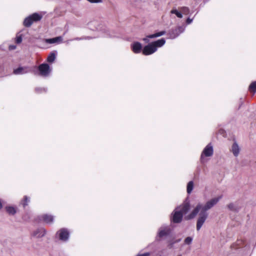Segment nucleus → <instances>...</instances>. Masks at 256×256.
<instances>
[{"label":"nucleus","mask_w":256,"mask_h":256,"mask_svg":"<svg viewBox=\"0 0 256 256\" xmlns=\"http://www.w3.org/2000/svg\"><path fill=\"white\" fill-rule=\"evenodd\" d=\"M185 30V26H179L174 29H172L168 32L169 38L171 39H174L178 37L181 33L183 32Z\"/></svg>","instance_id":"8"},{"label":"nucleus","mask_w":256,"mask_h":256,"mask_svg":"<svg viewBox=\"0 0 256 256\" xmlns=\"http://www.w3.org/2000/svg\"><path fill=\"white\" fill-rule=\"evenodd\" d=\"M42 18V16L40 14L34 13L24 19V24L26 27H29L34 22L40 20Z\"/></svg>","instance_id":"5"},{"label":"nucleus","mask_w":256,"mask_h":256,"mask_svg":"<svg viewBox=\"0 0 256 256\" xmlns=\"http://www.w3.org/2000/svg\"><path fill=\"white\" fill-rule=\"evenodd\" d=\"M165 43L166 40L164 38L152 42L144 48L142 54L146 56L152 54L157 50L158 48L162 46Z\"/></svg>","instance_id":"3"},{"label":"nucleus","mask_w":256,"mask_h":256,"mask_svg":"<svg viewBox=\"0 0 256 256\" xmlns=\"http://www.w3.org/2000/svg\"><path fill=\"white\" fill-rule=\"evenodd\" d=\"M194 188V182L192 181H190L188 182L187 185V192L190 194Z\"/></svg>","instance_id":"20"},{"label":"nucleus","mask_w":256,"mask_h":256,"mask_svg":"<svg viewBox=\"0 0 256 256\" xmlns=\"http://www.w3.org/2000/svg\"><path fill=\"white\" fill-rule=\"evenodd\" d=\"M180 240H177V242H180Z\"/></svg>","instance_id":"33"},{"label":"nucleus","mask_w":256,"mask_h":256,"mask_svg":"<svg viewBox=\"0 0 256 256\" xmlns=\"http://www.w3.org/2000/svg\"><path fill=\"white\" fill-rule=\"evenodd\" d=\"M22 41V38L20 36H17L16 40V42L17 44H20Z\"/></svg>","instance_id":"28"},{"label":"nucleus","mask_w":256,"mask_h":256,"mask_svg":"<svg viewBox=\"0 0 256 256\" xmlns=\"http://www.w3.org/2000/svg\"><path fill=\"white\" fill-rule=\"evenodd\" d=\"M214 150L211 144H208L202 150L200 156V160L202 163L206 162V157H210L213 155Z\"/></svg>","instance_id":"4"},{"label":"nucleus","mask_w":256,"mask_h":256,"mask_svg":"<svg viewBox=\"0 0 256 256\" xmlns=\"http://www.w3.org/2000/svg\"><path fill=\"white\" fill-rule=\"evenodd\" d=\"M192 238L190 236L187 237L184 240V242L186 244H190L192 243Z\"/></svg>","instance_id":"27"},{"label":"nucleus","mask_w":256,"mask_h":256,"mask_svg":"<svg viewBox=\"0 0 256 256\" xmlns=\"http://www.w3.org/2000/svg\"><path fill=\"white\" fill-rule=\"evenodd\" d=\"M36 92L38 94L46 92V88H36L35 89Z\"/></svg>","instance_id":"25"},{"label":"nucleus","mask_w":256,"mask_h":256,"mask_svg":"<svg viewBox=\"0 0 256 256\" xmlns=\"http://www.w3.org/2000/svg\"><path fill=\"white\" fill-rule=\"evenodd\" d=\"M6 212L10 214H14L16 212V210L14 207L8 206L6 208Z\"/></svg>","instance_id":"24"},{"label":"nucleus","mask_w":256,"mask_h":256,"mask_svg":"<svg viewBox=\"0 0 256 256\" xmlns=\"http://www.w3.org/2000/svg\"><path fill=\"white\" fill-rule=\"evenodd\" d=\"M31 69L28 66H19L14 70V74L16 75L24 74L30 72Z\"/></svg>","instance_id":"12"},{"label":"nucleus","mask_w":256,"mask_h":256,"mask_svg":"<svg viewBox=\"0 0 256 256\" xmlns=\"http://www.w3.org/2000/svg\"><path fill=\"white\" fill-rule=\"evenodd\" d=\"M164 34H165L164 31H162V32H156V33L152 34H150V35H148L146 38H144L143 40L145 42L148 43L149 42L148 38H153L159 37L162 36H163Z\"/></svg>","instance_id":"15"},{"label":"nucleus","mask_w":256,"mask_h":256,"mask_svg":"<svg viewBox=\"0 0 256 256\" xmlns=\"http://www.w3.org/2000/svg\"><path fill=\"white\" fill-rule=\"evenodd\" d=\"M131 48L134 53L138 54L142 50V45L139 42H134L131 44Z\"/></svg>","instance_id":"14"},{"label":"nucleus","mask_w":256,"mask_h":256,"mask_svg":"<svg viewBox=\"0 0 256 256\" xmlns=\"http://www.w3.org/2000/svg\"><path fill=\"white\" fill-rule=\"evenodd\" d=\"M170 232L171 230L169 226H162L159 228L158 238H162L169 235Z\"/></svg>","instance_id":"9"},{"label":"nucleus","mask_w":256,"mask_h":256,"mask_svg":"<svg viewBox=\"0 0 256 256\" xmlns=\"http://www.w3.org/2000/svg\"><path fill=\"white\" fill-rule=\"evenodd\" d=\"M249 90L254 93L256 92V82H254L250 84Z\"/></svg>","instance_id":"22"},{"label":"nucleus","mask_w":256,"mask_h":256,"mask_svg":"<svg viewBox=\"0 0 256 256\" xmlns=\"http://www.w3.org/2000/svg\"><path fill=\"white\" fill-rule=\"evenodd\" d=\"M29 202H30V198L26 196H25L24 198V200L22 202V204L24 207H25L28 204V203Z\"/></svg>","instance_id":"26"},{"label":"nucleus","mask_w":256,"mask_h":256,"mask_svg":"<svg viewBox=\"0 0 256 256\" xmlns=\"http://www.w3.org/2000/svg\"><path fill=\"white\" fill-rule=\"evenodd\" d=\"M56 51L51 52L47 58V62L50 63L53 62L56 58Z\"/></svg>","instance_id":"19"},{"label":"nucleus","mask_w":256,"mask_h":256,"mask_svg":"<svg viewBox=\"0 0 256 256\" xmlns=\"http://www.w3.org/2000/svg\"><path fill=\"white\" fill-rule=\"evenodd\" d=\"M192 20H193L192 18H187V20H186V22L188 24H189L192 22Z\"/></svg>","instance_id":"30"},{"label":"nucleus","mask_w":256,"mask_h":256,"mask_svg":"<svg viewBox=\"0 0 256 256\" xmlns=\"http://www.w3.org/2000/svg\"><path fill=\"white\" fill-rule=\"evenodd\" d=\"M62 40L61 36H58L52 38H47L44 40V42L49 44H52L55 43H59Z\"/></svg>","instance_id":"18"},{"label":"nucleus","mask_w":256,"mask_h":256,"mask_svg":"<svg viewBox=\"0 0 256 256\" xmlns=\"http://www.w3.org/2000/svg\"><path fill=\"white\" fill-rule=\"evenodd\" d=\"M222 198V196H220L218 197L212 198L208 201L205 204H198L190 214L186 218L190 220L194 218L198 213L200 210L207 212L208 210H210L215 206Z\"/></svg>","instance_id":"1"},{"label":"nucleus","mask_w":256,"mask_h":256,"mask_svg":"<svg viewBox=\"0 0 256 256\" xmlns=\"http://www.w3.org/2000/svg\"><path fill=\"white\" fill-rule=\"evenodd\" d=\"M39 74L43 77H47L51 72V69L48 64H42L38 67Z\"/></svg>","instance_id":"7"},{"label":"nucleus","mask_w":256,"mask_h":256,"mask_svg":"<svg viewBox=\"0 0 256 256\" xmlns=\"http://www.w3.org/2000/svg\"><path fill=\"white\" fill-rule=\"evenodd\" d=\"M190 208V206L188 203H184L176 208L172 214L171 220L174 223L180 222L183 216L189 211Z\"/></svg>","instance_id":"2"},{"label":"nucleus","mask_w":256,"mask_h":256,"mask_svg":"<svg viewBox=\"0 0 256 256\" xmlns=\"http://www.w3.org/2000/svg\"><path fill=\"white\" fill-rule=\"evenodd\" d=\"M150 254L148 252H146L142 254H138L137 256H149Z\"/></svg>","instance_id":"31"},{"label":"nucleus","mask_w":256,"mask_h":256,"mask_svg":"<svg viewBox=\"0 0 256 256\" xmlns=\"http://www.w3.org/2000/svg\"><path fill=\"white\" fill-rule=\"evenodd\" d=\"M38 218L40 221H43L48 224H51L54 220V216L47 214L42 215L38 216Z\"/></svg>","instance_id":"13"},{"label":"nucleus","mask_w":256,"mask_h":256,"mask_svg":"<svg viewBox=\"0 0 256 256\" xmlns=\"http://www.w3.org/2000/svg\"><path fill=\"white\" fill-rule=\"evenodd\" d=\"M227 206L230 210L234 212H238L241 208V206L238 202L230 203Z\"/></svg>","instance_id":"16"},{"label":"nucleus","mask_w":256,"mask_h":256,"mask_svg":"<svg viewBox=\"0 0 256 256\" xmlns=\"http://www.w3.org/2000/svg\"><path fill=\"white\" fill-rule=\"evenodd\" d=\"M180 11L182 14L187 15L190 13V10L188 7L184 6L180 8Z\"/></svg>","instance_id":"23"},{"label":"nucleus","mask_w":256,"mask_h":256,"mask_svg":"<svg viewBox=\"0 0 256 256\" xmlns=\"http://www.w3.org/2000/svg\"><path fill=\"white\" fill-rule=\"evenodd\" d=\"M91 3H100L102 2V0H87Z\"/></svg>","instance_id":"29"},{"label":"nucleus","mask_w":256,"mask_h":256,"mask_svg":"<svg viewBox=\"0 0 256 256\" xmlns=\"http://www.w3.org/2000/svg\"><path fill=\"white\" fill-rule=\"evenodd\" d=\"M231 151L235 156H238L240 152V148L235 142L232 146Z\"/></svg>","instance_id":"17"},{"label":"nucleus","mask_w":256,"mask_h":256,"mask_svg":"<svg viewBox=\"0 0 256 256\" xmlns=\"http://www.w3.org/2000/svg\"><path fill=\"white\" fill-rule=\"evenodd\" d=\"M16 46H10L9 49L10 50H13L16 49Z\"/></svg>","instance_id":"32"},{"label":"nucleus","mask_w":256,"mask_h":256,"mask_svg":"<svg viewBox=\"0 0 256 256\" xmlns=\"http://www.w3.org/2000/svg\"><path fill=\"white\" fill-rule=\"evenodd\" d=\"M170 13L172 14H175L179 18H182V14L180 11V10L179 12L176 8H173L172 10L170 11Z\"/></svg>","instance_id":"21"},{"label":"nucleus","mask_w":256,"mask_h":256,"mask_svg":"<svg viewBox=\"0 0 256 256\" xmlns=\"http://www.w3.org/2000/svg\"><path fill=\"white\" fill-rule=\"evenodd\" d=\"M199 212L198 217L196 222L197 230H199L201 228L208 216V212H203L201 210H200Z\"/></svg>","instance_id":"6"},{"label":"nucleus","mask_w":256,"mask_h":256,"mask_svg":"<svg viewBox=\"0 0 256 256\" xmlns=\"http://www.w3.org/2000/svg\"><path fill=\"white\" fill-rule=\"evenodd\" d=\"M46 230L44 228H40L34 230L31 234V236L34 238H40L45 236Z\"/></svg>","instance_id":"11"},{"label":"nucleus","mask_w":256,"mask_h":256,"mask_svg":"<svg viewBox=\"0 0 256 256\" xmlns=\"http://www.w3.org/2000/svg\"><path fill=\"white\" fill-rule=\"evenodd\" d=\"M57 234L58 236L59 239L64 242L67 241L70 236V233L68 230L64 228L58 231Z\"/></svg>","instance_id":"10"}]
</instances>
